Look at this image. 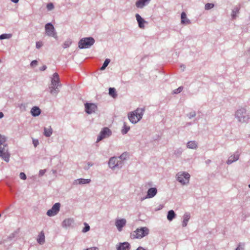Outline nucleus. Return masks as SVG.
I'll return each mask as SVG.
<instances>
[{
  "label": "nucleus",
  "mask_w": 250,
  "mask_h": 250,
  "mask_svg": "<svg viewBox=\"0 0 250 250\" xmlns=\"http://www.w3.org/2000/svg\"><path fill=\"white\" fill-rule=\"evenodd\" d=\"M144 112V109L137 108L134 111L129 113L128 118L132 123L136 124L142 119Z\"/></svg>",
  "instance_id": "f03ea898"
},
{
  "label": "nucleus",
  "mask_w": 250,
  "mask_h": 250,
  "mask_svg": "<svg viewBox=\"0 0 250 250\" xmlns=\"http://www.w3.org/2000/svg\"><path fill=\"white\" fill-rule=\"evenodd\" d=\"M52 134V129L51 126L44 127V135L46 137H50Z\"/></svg>",
  "instance_id": "412c9836"
},
{
  "label": "nucleus",
  "mask_w": 250,
  "mask_h": 250,
  "mask_svg": "<svg viewBox=\"0 0 250 250\" xmlns=\"http://www.w3.org/2000/svg\"><path fill=\"white\" fill-rule=\"evenodd\" d=\"M0 157L7 162L9 161L10 154L6 144V138L1 135H0Z\"/></svg>",
  "instance_id": "f257e3e1"
},
{
  "label": "nucleus",
  "mask_w": 250,
  "mask_h": 250,
  "mask_svg": "<svg viewBox=\"0 0 250 250\" xmlns=\"http://www.w3.org/2000/svg\"><path fill=\"white\" fill-rule=\"evenodd\" d=\"M126 221L125 219H118L115 221V226L119 231H121L123 228L126 225Z\"/></svg>",
  "instance_id": "f8f14e48"
},
{
  "label": "nucleus",
  "mask_w": 250,
  "mask_h": 250,
  "mask_svg": "<svg viewBox=\"0 0 250 250\" xmlns=\"http://www.w3.org/2000/svg\"><path fill=\"white\" fill-rule=\"evenodd\" d=\"M85 250H99L97 248L93 247V248H90L87 249Z\"/></svg>",
  "instance_id": "a19ab883"
},
{
  "label": "nucleus",
  "mask_w": 250,
  "mask_h": 250,
  "mask_svg": "<svg viewBox=\"0 0 250 250\" xmlns=\"http://www.w3.org/2000/svg\"><path fill=\"white\" fill-rule=\"evenodd\" d=\"M20 177L21 179L25 180L26 178V175L23 172H21L20 174Z\"/></svg>",
  "instance_id": "f704fd0d"
},
{
  "label": "nucleus",
  "mask_w": 250,
  "mask_h": 250,
  "mask_svg": "<svg viewBox=\"0 0 250 250\" xmlns=\"http://www.w3.org/2000/svg\"><path fill=\"white\" fill-rule=\"evenodd\" d=\"M60 204L57 203L55 204L47 212V215L49 216H53L57 214L60 210Z\"/></svg>",
  "instance_id": "9d476101"
},
{
  "label": "nucleus",
  "mask_w": 250,
  "mask_h": 250,
  "mask_svg": "<svg viewBox=\"0 0 250 250\" xmlns=\"http://www.w3.org/2000/svg\"><path fill=\"white\" fill-rule=\"evenodd\" d=\"M85 112L88 114H91L95 112L97 109V105L94 104L86 103L84 104Z\"/></svg>",
  "instance_id": "9b49d317"
},
{
  "label": "nucleus",
  "mask_w": 250,
  "mask_h": 250,
  "mask_svg": "<svg viewBox=\"0 0 250 250\" xmlns=\"http://www.w3.org/2000/svg\"><path fill=\"white\" fill-rule=\"evenodd\" d=\"M130 127L128 126L125 124H124V128L122 130V133L123 134H126L129 130Z\"/></svg>",
  "instance_id": "c756f323"
},
{
  "label": "nucleus",
  "mask_w": 250,
  "mask_h": 250,
  "mask_svg": "<svg viewBox=\"0 0 250 250\" xmlns=\"http://www.w3.org/2000/svg\"><path fill=\"white\" fill-rule=\"evenodd\" d=\"M70 44V42H65L63 44V47L66 48V47H68Z\"/></svg>",
  "instance_id": "ea45409f"
},
{
  "label": "nucleus",
  "mask_w": 250,
  "mask_h": 250,
  "mask_svg": "<svg viewBox=\"0 0 250 250\" xmlns=\"http://www.w3.org/2000/svg\"><path fill=\"white\" fill-rule=\"evenodd\" d=\"M95 40L92 37L84 38L79 41L78 46L80 49L87 48L92 46Z\"/></svg>",
  "instance_id": "20e7f679"
},
{
  "label": "nucleus",
  "mask_w": 250,
  "mask_h": 250,
  "mask_svg": "<svg viewBox=\"0 0 250 250\" xmlns=\"http://www.w3.org/2000/svg\"><path fill=\"white\" fill-rule=\"evenodd\" d=\"M146 1L144 0H138L136 2V6L138 8H142L145 5Z\"/></svg>",
  "instance_id": "b1692460"
},
{
  "label": "nucleus",
  "mask_w": 250,
  "mask_h": 250,
  "mask_svg": "<svg viewBox=\"0 0 250 250\" xmlns=\"http://www.w3.org/2000/svg\"><path fill=\"white\" fill-rule=\"evenodd\" d=\"M157 190L155 188H151L148 190L146 198L153 197L157 193Z\"/></svg>",
  "instance_id": "4468645a"
},
{
  "label": "nucleus",
  "mask_w": 250,
  "mask_h": 250,
  "mask_svg": "<svg viewBox=\"0 0 250 250\" xmlns=\"http://www.w3.org/2000/svg\"><path fill=\"white\" fill-rule=\"evenodd\" d=\"M136 20L138 22L139 26L141 28H144V23H145V20L138 14H136Z\"/></svg>",
  "instance_id": "2eb2a0df"
},
{
  "label": "nucleus",
  "mask_w": 250,
  "mask_h": 250,
  "mask_svg": "<svg viewBox=\"0 0 250 250\" xmlns=\"http://www.w3.org/2000/svg\"><path fill=\"white\" fill-rule=\"evenodd\" d=\"M46 69V66L45 65H43L42 67L40 68V70L41 71H44Z\"/></svg>",
  "instance_id": "79ce46f5"
},
{
  "label": "nucleus",
  "mask_w": 250,
  "mask_h": 250,
  "mask_svg": "<svg viewBox=\"0 0 250 250\" xmlns=\"http://www.w3.org/2000/svg\"><path fill=\"white\" fill-rule=\"evenodd\" d=\"M12 37V35L10 34H3L0 36V39L3 40L5 39H9Z\"/></svg>",
  "instance_id": "c85d7f7f"
},
{
  "label": "nucleus",
  "mask_w": 250,
  "mask_h": 250,
  "mask_svg": "<svg viewBox=\"0 0 250 250\" xmlns=\"http://www.w3.org/2000/svg\"><path fill=\"white\" fill-rule=\"evenodd\" d=\"M33 144L34 146L36 147L39 144L38 140H36V139H33Z\"/></svg>",
  "instance_id": "e433bc0d"
},
{
  "label": "nucleus",
  "mask_w": 250,
  "mask_h": 250,
  "mask_svg": "<svg viewBox=\"0 0 250 250\" xmlns=\"http://www.w3.org/2000/svg\"><path fill=\"white\" fill-rule=\"evenodd\" d=\"M3 117V114L2 112H0V119L2 118Z\"/></svg>",
  "instance_id": "49530a36"
},
{
  "label": "nucleus",
  "mask_w": 250,
  "mask_h": 250,
  "mask_svg": "<svg viewBox=\"0 0 250 250\" xmlns=\"http://www.w3.org/2000/svg\"><path fill=\"white\" fill-rule=\"evenodd\" d=\"M59 77L57 73H55L53 75V78L51 81V86L50 87V93L52 94H56L58 93L59 90L58 86L59 85Z\"/></svg>",
  "instance_id": "39448f33"
},
{
  "label": "nucleus",
  "mask_w": 250,
  "mask_h": 250,
  "mask_svg": "<svg viewBox=\"0 0 250 250\" xmlns=\"http://www.w3.org/2000/svg\"><path fill=\"white\" fill-rule=\"evenodd\" d=\"M31 113L33 116H37L40 114L41 110L39 107L34 106L32 108L31 110Z\"/></svg>",
  "instance_id": "aec40b11"
},
{
  "label": "nucleus",
  "mask_w": 250,
  "mask_h": 250,
  "mask_svg": "<svg viewBox=\"0 0 250 250\" xmlns=\"http://www.w3.org/2000/svg\"><path fill=\"white\" fill-rule=\"evenodd\" d=\"M190 175L188 173L182 172L177 174V180L182 184H186L189 182Z\"/></svg>",
  "instance_id": "0eeeda50"
},
{
  "label": "nucleus",
  "mask_w": 250,
  "mask_h": 250,
  "mask_svg": "<svg viewBox=\"0 0 250 250\" xmlns=\"http://www.w3.org/2000/svg\"><path fill=\"white\" fill-rule=\"evenodd\" d=\"M181 23L187 24L190 23V21L187 19L186 14L184 12L181 14Z\"/></svg>",
  "instance_id": "a211bd4d"
},
{
  "label": "nucleus",
  "mask_w": 250,
  "mask_h": 250,
  "mask_svg": "<svg viewBox=\"0 0 250 250\" xmlns=\"http://www.w3.org/2000/svg\"><path fill=\"white\" fill-rule=\"evenodd\" d=\"M136 250H145L142 247H139Z\"/></svg>",
  "instance_id": "a18cd8bd"
},
{
  "label": "nucleus",
  "mask_w": 250,
  "mask_h": 250,
  "mask_svg": "<svg viewBox=\"0 0 250 250\" xmlns=\"http://www.w3.org/2000/svg\"><path fill=\"white\" fill-rule=\"evenodd\" d=\"M111 134V130L108 127H104L100 132L97 138V142H99L102 139L110 136Z\"/></svg>",
  "instance_id": "6e6552de"
},
{
  "label": "nucleus",
  "mask_w": 250,
  "mask_h": 250,
  "mask_svg": "<svg viewBox=\"0 0 250 250\" xmlns=\"http://www.w3.org/2000/svg\"><path fill=\"white\" fill-rule=\"evenodd\" d=\"M175 217V214L173 210H170L168 212L167 218L169 221H171Z\"/></svg>",
  "instance_id": "5701e85b"
},
{
  "label": "nucleus",
  "mask_w": 250,
  "mask_h": 250,
  "mask_svg": "<svg viewBox=\"0 0 250 250\" xmlns=\"http://www.w3.org/2000/svg\"><path fill=\"white\" fill-rule=\"evenodd\" d=\"M187 146L189 148L195 149L197 147V145L194 141H190L188 143Z\"/></svg>",
  "instance_id": "393cba45"
},
{
  "label": "nucleus",
  "mask_w": 250,
  "mask_h": 250,
  "mask_svg": "<svg viewBox=\"0 0 250 250\" xmlns=\"http://www.w3.org/2000/svg\"><path fill=\"white\" fill-rule=\"evenodd\" d=\"M182 89H183V87H179L178 88H177V89H175V90L173 91V92H174V93H175V94H177V93H180V92H181V91H182Z\"/></svg>",
  "instance_id": "72a5a7b5"
},
{
  "label": "nucleus",
  "mask_w": 250,
  "mask_h": 250,
  "mask_svg": "<svg viewBox=\"0 0 250 250\" xmlns=\"http://www.w3.org/2000/svg\"><path fill=\"white\" fill-rule=\"evenodd\" d=\"M79 181V184H88L90 182V179H80L78 180Z\"/></svg>",
  "instance_id": "bb28decb"
},
{
  "label": "nucleus",
  "mask_w": 250,
  "mask_h": 250,
  "mask_svg": "<svg viewBox=\"0 0 250 250\" xmlns=\"http://www.w3.org/2000/svg\"><path fill=\"white\" fill-rule=\"evenodd\" d=\"M130 249V245L128 242H124L120 244L117 248L118 250H129Z\"/></svg>",
  "instance_id": "dca6fc26"
},
{
  "label": "nucleus",
  "mask_w": 250,
  "mask_h": 250,
  "mask_svg": "<svg viewBox=\"0 0 250 250\" xmlns=\"http://www.w3.org/2000/svg\"><path fill=\"white\" fill-rule=\"evenodd\" d=\"M42 45V42H36V47L37 48H40Z\"/></svg>",
  "instance_id": "c9c22d12"
},
{
  "label": "nucleus",
  "mask_w": 250,
  "mask_h": 250,
  "mask_svg": "<svg viewBox=\"0 0 250 250\" xmlns=\"http://www.w3.org/2000/svg\"><path fill=\"white\" fill-rule=\"evenodd\" d=\"M127 153H124L120 156L121 159H125V158L127 156Z\"/></svg>",
  "instance_id": "4c0bfd02"
},
{
  "label": "nucleus",
  "mask_w": 250,
  "mask_h": 250,
  "mask_svg": "<svg viewBox=\"0 0 250 250\" xmlns=\"http://www.w3.org/2000/svg\"><path fill=\"white\" fill-rule=\"evenodd\" d=\"M38 64V62L36 60H34V61H33L31 62V65L32 66H36Z\"/></svg>",
  "instance_id": "58836bf2"
},
{
  "label": "nucleus",
  "mask_w": 250,
  "mask_h": 250,
  "mask_svg": "<svg viewBox=\"0 0 250 250\" xmlns=\"http://www.w3.org/2000/svg\"><path fill=\"white\" fill-rule=\"evenodd\" d=\"M12 2L17 3L18 2L19 0H11Z\"/></svg>",
  "instance_id": "de8ad7c7"
},
{
  "label": "nucleus",
  "mask_w": 250,
  "mask_h": 250,
  "mask_svg": "<svg viewBox=\"0 0 250 250\" xmlns=\"http://www.w3.org/2000/svg\"><path fill=\"white\" fill-rule=\"evenodd\" d=\"M249 187L250 188V184L249 185Z\"/></svg>",
  "instance_id": "09e8293b"
},
{
  "label": "nucleus",
  "mask_w": 250,
  "mask_h": 250,
  "mask_svg": "<svg viewBox=\"0 0 250 250\" xmlns=\"http://www.w3.org/2000/svg\"><path fill=\"white\" fill-rule=\"evenodd\" d=\"M121 163L120 161H119L116 157L111 158L108 162L109 166L111 168H115L116 167L118 166Z\"/></svg>",
  "instance_id": "ddd939ff"
},
{
  "label": "nucleus",
  "mask_w": 250,
  "mask_h": 250,
  "mask_svg": "<svg viewBox=\"0 0 250 250\" xmlns=\"http://www.w3.org/2000/svg\"><path fill=\"white\" fill-rule=\"evenodd\" d=\"M239 155L238 154H234L233 155H231L229 158V159L227 161L228 164H231L232 162L237 161L239 159Z\"/></svg>",
  "instance_id": "f3484780"
},
{
  "label": "nucleus",
  "mask_w": 250,
  "mask_h": 250,
  "mask_svg": "<svg viewBox=\"0 0 250 250\" xmlns=\"http://www.w3.org/2000/svg\"><path fill=\"white\" fill-rule=\"evenodd\" d=\"M109 62H110V60L108 59H106L104 61V62L102 66L101 67L100 69L101 70H104L105 68V67L108 65V64H109Z\"/></svg>",
  "instance_id": "cd10ccee"
},
{
  "label": "nucleus",
  "mask_w": 250,
  "mask_h": 250,
  "mask_svg": "<svg viewBox=\"0 0 250 250\" xmlns=\"http://www.w3.org/2000/svg\"><path fill=\"white\" fill-rule=\"evenodd\" d=\"M236 116L239 121L242 122H246L249 119L246 114V109L244 108H241L238 110L236 113Z\"/></svg>",
  "instance_id": "423d86ee"
},
{
  "label": "nucleus",
  "mask_w": 250,
  "mask_h": 250,
  "mask_svg": "<svg viewBox=\"0 0 250 250\" xmlns=\"http://www.w3.org/2000/svg\"><path fill=\"white\" fill-rule=\"evenodd\" d=\"M45 173V170H41L40 171V174L42 176Z\"/></svg>",
  "instance_id": "37998d69"
},
{
  "label": "nucleus",
  "mask_w": 250,
  "mask_h": 250,
  "mask_svg": "<svg viewBox=\"0 0 250 250\" xmlns=\"http://www.w3.org/2000/svg\"><path fill=\"white\" fill-rule=\"evenodd\" d=\"M149 229L146 227H141L140 229H137L133 231L130 234L131 238L134 239H141L146 235L149 233Z\"/></svg>",
  "instance_id": "7ed1b4c3"
},
{
  "label": "nucleus",
  "mask_w": 250,
  "mask_h": 250,
  "mask_svg": "<svg viewBox=\"0 0 250 250\" xmlns=\"http://www.w3.org/2000/svg\"><path fill=\"white\" fill-rule=\"evenodd\" d=\"M37 241L40 244H43L45 241V236L43 231H41L38 235Z\"/></svg>",
  "instance_id": "6ab92c4d"
},
{
  "label": "nucleus",
  "mask_w": 250,
  "mask_h": 250,
  "mask_svg": "<svg viewBox=\"0 0 250 250\" xmlns=\"http://www.w3.org/2000/svg\"><path fill=\"white\" fill-rule=\"evenodd\" d=\"M84 225L85 226L84 228L83 229V232H86L89 230L90 229V227L86 223H84Z\"/></svg>",
  "instance_id": "7c9ffc66"
},
{
  "label": "nucleus",
  "mask_w": 250,
  "mask_h": 250,
  "mask_svg": "<svg viewBox=\"0 0 250 250\" xmlns=\"http://www.w3.org/2000/svg\"><path fill=\"white\" fill-rule=\"evenodd\" d=\"M189 219H190V215L189 214H186L184 215V220H183V221L182 223L183 227H185L186 226H187V225L188 224V220H189Z\"/></svg>",
  "instance_id": "4be33fe9"
},
{
  "label": "nucleus",
  "mask_w": 250,
  "mask_h": 250,
  "mask_svg": "<svg viewBox=\"0 0 250 250\" xmlns=\"http://www.w3.org/2000/svg\"><path fill=\"white\" fill-rule=\"evenodd\" d=\"M54 8V5L52 3H49L47 5V8L49 10H52Z\"/></svg>",
  "instance_id": "473e14b6"
},
{
  "label": "nucleus",
  "mask_w": 250,
  "mask_h": 250,
  "mask_svg": "<svg viewBox=\"0 0 250 250\" xmlns=\"http://www.w3.org/2000/svg\"><path fill=\"white\" fill-rule=\"evenodd\" d=\"M109 94L113 98H115L117 96L116 93V90L114 88H109Z\"/></svg>",
  "instance_id": "a878e982"
},
{
  "label": "nucleus",
  "mask_w": 250,
  "mask_h": 250,
  "mask_svg": "<svg viewBox=\"0 0 250 250\" xmlns=\"http://www.w3.org/2000/svg\"><path fill=\"white\" fill-rule=\"evenodd\" d=\"M70 222V220H69V219L65 220L63 221V224H64L65 225H66V223H69Z\"/></svg>",
  "instance_id": "c03bdc74"
},
{
  "label": "nucleus",
  "mask_w": 250,
  "mask_h": 250,
  "mask_svg": "<svg viewBox=\"0 0 250 250\" xmlns=\"http://www.w3.org/2000/svg\"><path fill=\"white\" fill-rule=\"evenodd\" d=\"M45 33L47 36L55 38L56 37L54 27L51 23H47L45 26Z\"/></svg>",
  "instance_id": "1a4fd4ad"
},
{
  "label": "nucleus",
  "mask_w": 250,
  "mask_h": 250,
  "mask_svg": "<svg viewBox=\"0 0 250 250\" xmlns=\"http://www.w3.org/2000/svg\"><path fill=\"white\" fill-rule=\"evenodd\" d=\"M214 6V4L212 3H207L205 5V9L206 10H209L212 8H213Z\"/></svg>",
  "instance_id": "2f4dec72"
}]
</instances>
